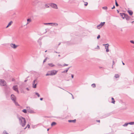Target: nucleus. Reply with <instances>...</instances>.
<instances>
[{
  "mask_svg": "<svg viewBox=\"0 0 134 134\" xmlns=\"http://www.w3.org/2000/svg\"><path fill=\"white\" fill-rule=\"evenodd\" d=\"M17 118L19 120L20 125L24 127L26 125V121L25 119L21 116H17Z\"/></svg>",
  "mask_w": 134,
  "mask_h": 134,
  "instance_id": "nucleus-1",
  "label": "nucleus"
},
{
  "mask_svg": "<svg viewBox=\"0 0 134 134\" xmlns=\"http://www.w3.org/2000/svg\"><path fill=\"white\" fill-rule=\"evenodd\" d=\"M6 82L3 79H1L0 81V85L3 86H6Z\"/></svg>",
  "mask_w": 134,
  "mask_h": 134,
  "instance_id": "nucleus-2",
  "label": "nucleus"
},
{
  "mask_svg": "<svg viewBox=\"0 0 134 134\" xmlns=\"http://www.w3.org/2000/svg\"><path fill=\"white\" fill-rule=\"evenodd\" d=\"M48 4L54 8L56 9H57L58 8L57 5L54 3H49Z\"/></svg>",
  "mask_w": 134,
  "mask_h": 134,
  "instance_id": "nucleus-3",
  "label": "nucleus"
},
{
  "mask_svg": "<svg viewBox=\"0 0 134 134\" xmlns=\"http://www.w3.org/2000/svg\"><path fill=\"white\" fill-rule=\"evenodd\" d=\"M44 24L45 25H51V26H53L54 25H55V26H57L58 25V24L56 23H44Z\"/></svg>",
  "mask_w": 134,
  "mask_h": 134,
  "instance_id": "nucleus-4",
  "label": "nucleus"
},
{
  "mask_svg": "<svg viewBox=\"0 0 134 134\" xmlns=\"http://www.w3.org/2000/svg\"><path fill=\"white\" fill-rule=\"evenodd\" d=\"M51 72V76H53L56 75L58 72V71L54 70L50 71Z\"/></svg>",
  "mask_w": 134,
  "mask_h": 134,
  "instance_id": "nucleus-5",
  "label": "nucleus"
},
{
  "mask_svg": "<svg viewBox=\"0 0 134 134\" xmlns=\"http://www.w3.org/2000/svg\"><path fill=\"white\" fill-rule=\"evenodd\" d=\"M11 99L13 102L15 101V100H16V97L13 94H12L11 95L10 97Z\"/></svg>",
  "mask_w": 134,
  "mask_h": 134,
  "instance_id": "nucleus-6",
  "label": "nucleus"
},
{
  "mask_svg": "<svg viewBox=\"0 0 134 134\" xmlns=\"http://www.w3.org/2000/svg\"><path fill=\"white\" fill-rule=\"evenodd\" d=\"M105 24V22H101L100 24L98 25L97 26V27L98 29H100Z\"/></svg>",
  "mask_w": 134,
  "mask_h": 134,
  "instance_id": "nucleus-7",
  "label": "nucleus"
},
{
  "mask_svg": "<svg viewBox=\"0 0 134 134\" xmlns=\"http://www.w3.org/2000/svg\"><path fill=\"white\" fill-rule=\"evenodd\" d=\"M17 87V85L14 86L12 88L15 91L17 92V93H19V91L18 89V88Z\"/></svg>",
  "mask_w": 134,
  "mask_h": 134,
  "instance_id": "nucleus-8",
  "label": "nucleus"
},
{
  "mask_svg": "<svg viewBox=\"0 0 134 134\" xmlns=\"http://www.w3.org/2000/svg\"><path fill=\"white\" fill-rule=\"evenodd\" d=\"M10 88L6 86L5 90V93L7 94L9 93L10 92Z\"/></svg>",
  "mask_w": 134,
  "mask_h": 134,
  "instance_id": "nucleus-9",
  "label": "nucleus"
},
{
  "mask_svg": "<svg viewBox=\"0 0 134 134\" xmlns=\"http://www.w3.org/2000/svg\"><path fill=\"white\" fill-rule=\"evenodd\" d=\"M10 46L14 49H16L18 47V46L13 43H11L10 44Z\"/></svg>",
  "mask_w": 134,
  "mask_h": 134,
  "instance_id": "nucleus-10",
  "label": "nucleus"
},
{
  "mask_svg": "<svg viewBox=\"0 0 134 134\" xmlns=\"http://www.w3.org/2000/svg\"><path fill=\"white\" fill-rule=\"evenodd\" d=\"M123 15H124V17L127 20H128L130 19V17L127 14H123Z\"/></svg>",
  "mask_w": 134,
  "mask_h": 134,
  "instance_id": "nucleus-11",
  "label": "nucleus"
},
{
  "mask_svg": "<svg viewBox=\"0 0 134 134\" xmlns=\"http://www.w3.org/2000/svg\"><path fill=\"white\" fill-rule=\"evenodd\" d=\"M38 1L37 0H35L32 3V4L33 5H35L36 3H38Z\"/></svg>",
  "mask_w": 134,
  "mask_h": 134,
  "instance_id": "nucleus-12",
  "label": "nucleus"
},
{
  "mask_svg": "<svg viewBox=\"0 0 134 134\" xmlns=\"http://www.w3.org/2000/svg\"><path fill=\"white\" fill-rule=\"evenodd\" d=\"M70 68V67H69L67 68H66L65 70L63 71H62V73H64L67 72H68V70Z\"/></svg>",
  "mask_w": 134,
  "mask_h": 134,
  "instance_id": "nucleus-13",
  "label": "nucleus"
},
{
  "mask_svg": "<svg viewBox=\"0 0 134 134\" xmlns=\"http://www.w3.org/2000/svg\"><path fill=\"white\" fill-rule=\"evenodd\" d=\"M13 23V21H11L8 24L7 26L6 27V28H7L9 26H10L11 25L12 23Z\"/></svg>",
  "mask_w": 134,
  "mask_h": 134,
  "instance_id": "nucleus-14",
  "label": "nucleus"
},
{
  "mask_svg": "<svg viewBox=\"0 0 134 134\" xmlns=\"http://www.w3.org/2000/svg\"><path fill=\"white\" fill-rule=\"evenodd\" d=\"M128 12L130 14V15H132L133 14V12L131 10H128Z\"/></svg>",
  "mask_w": 134,
  "mask_h": 134,
  "instance_id": "nucleus-15",
  "label": "nucleus"
},
{
  "mask_svg": "<svg viewBox=\"0 0 134 134\" xmlns=\"http://www.w3.org/2000/svg\"><path fill=\"white\" fill-rule=\"evenodd\" d=\"M41 39H40V38L39 39L38 41V42L40 46H41L42 45V43L41 42Z\"/></svg>",
  "mask_w": 134,
  "mask_h": 134,
  "instance_id": "nucleus-16",
  "label": "nucleus"
},
{
  "mask_svg": "<svg viewBox=\"0 0 134 134\" xmlns=\"http://www.w3.org/2000/svg\"><path fill=\"white\" fill-rule=\"evenodd\" d=\"M76 120L74 119V120H68V121L69 122H76Z\"/></svg>",
  "mask_w": 134,
  "mask_h": 134,
  "instance_id": "nucleus-17",
  "label": "nucleus"
},
{
  "mask_svg": "<svg viewBox=\"0 0 134 134\" xmlns=\"http://www.w3.org/2000/svg\"><path fill=\"white\" fill-rule=\"evenodd\" d=\"M108 46H108V45H107V46H105V49H106V51L107 52H108L109 51Z\"/></svg>",
  "mask_w": 134,
  "mask_h": 134,
  "instance_id": "nucleus-18",
  "label": "nucleus"
},
{
  "mask_svg": "<svg viewBox=\"0 0 134 134\" xmlns=\"http://www.w3.org/2000/svg\"><path fill=\"white\" fill-rule=\"evenodd\" d=\"M48 65L50 66L51 67H52L55 66V65L53 64V63H48Z\"/></svg>",
  "mask_w": 134,
  "mask_h": 134,
  "instance_id": "nucleus-19",
  "label": "nucleus"
},
{
  "mask_svg": "<svg viewBox=\"0 0 134 134\" xmlns=\"http://www.w3.org/2000/svg\"><path fill=\"white\" fill-rule=\"evenodd\" d=\"M120 16H121L123 19H124L125 18V17H124V15H123V14H125L124 13H120Z\"/></svg>",
  "mask_w": 134,
  "mask_h": 134,
  "instance_id": "nucleus-20",
  "label": "nucleus"
},
{
  "mask_svg": "<svg viewBox=\"0 0 134 134\" xmlns=\"http://www.w3.org/2000/svg\"><path fill=\"white\" fill-rule=\"evenodd\" d=\"M13 102L15 104L16 106H18L19 105L18 103L16 101V100H15V101H14Z\"/></svg>",
  "mask_w": 134,
  "mask_h": 134,
  "instance_id": "nucleus-21",
  "label": "nucleus"
},
{
  "mask_svg": "<svg viewBox=\"0 0 134 134\" xmlns=\"http://www.w3.org/2000/svg\"><path fill=\"white\" fill-rule=\"evenodd\" d=\"M27 20V23L26 24V25L28 24H29V23H30V22H31V20L30 19H28Z\"/></svg>",
  "mask_w": 134,
  "mask_h": 134,
  "instance_id": "nucleus-22",
  "label": "nucleus"
},
{
  "mask_svg": "<svg viewBox=\"0 0 134 134\" xmlns=\"http://www.w3.org/2000/svg\"><path fill=\"white\" fill-rule=\"evenodd\" d=\"M111 99L112 100V101L111 102V103H113V104H114L115 101L114 100V99L113 97H112Z\"/></svg>",
  "mask_w": 134,
  "mask_h": 134,
  "instance_id": "nucleus-23",
  "label": "nucleus"
},
{
  "mask_svg": "<svg viewBox=\"0 0 134 134\" xmlns=\"http://www.w3.org/2000/svg\"><path fill=\"white\" fill-rule=\"evenodd\" d=\"M56 124V122H53L52 123V124H51V125L52 126H53L55 125Z\"/></svg>",
  "mask_w": 134,
  "mask_h": 134,
  "instance_id": "nucleus-24",
  "label": "nucleus"
},
{
  "mask_svg": "<svg viewBox=\"0 0 134 134\" xmlns=\"http://www.w3.org/2000/svg\"><path fill=\"white\" fill-rule=\"evenodd\" d=\"M37 83H36V84H33V87L34 88H36V86L37 85Z\"/></svg>",
  "mask_w": 134,
  "mask_h": 134,
  "instance_id": "nucleus-25",
  "label": "nucleus"
},
{
  "mask_svg": "<svg viewBox=\"0 0 134 134\" xmlns=\"http://www.w3.org/2000/svg\"><path fill=\"white\" fill-rule=\"evenodd\" d=\"M128 124H129V123H125V124L123 125L124 126H126Z\"/></svg>",
  "mask_w": 134,
  "mask_h": 134,
  "instance_id": "nucleus-26",
  "label": "nucleus"
},
{
  "mask_svg": "<svg viewBox=\"0 0 134 134\" xmlns=\"http://www.w3.org/2000/svg\"><path fill=\"white\" fill-rule=\"evenodd\" d=\"M22 111L25 113H27V110L26 109H24L22 110Z\"/></svg>",
  "mask_w": 134,
  "mask_h": 134,
  "instance_id": "nucleus-27",
  "label": "nucleus"
},
{
  "mask_svg": "<svg viewBox=\"0 0 134 134\" xmlns=\"http://www.w3.org/2000/svg\"><path fill=\"white\" fill-rule=\"evenodd\" d=\"M92 86L93 88H95L96 87V85L95 84L93 83L91 85Z\"/></svg>",
  "mask_w": 134,
  "mask_h": 134,
  "instance_id": "nucleus-28",
  "label": "nucleus"
},
{
  "mask_svg": "<svg viewBox=\"0 0 134 134\" xmlns=\"http://www.w3.org/2000/svg\"><path fill=\"white\" fill-rule=\"evenodd\" d=\"M2 134H9L5 130L3 132Z\"/></svg>",
  "mask_w": 134,
  "mask_h": 134,
  "instance_id": "nucleus-29",
  "label": "nucleus"
},
{
  "mask_svg": "<svg viewBox=\"0 0 134 134\" xmlns=\"http://www.w3.org/2000/svg\"><path fill=\"white\" fill-rule=\"evenodd\" d=\"M129 124L130 125H132L134 124V122H129Z\"/></svg>",
  "mask_w": 134,
  "mask_h": 134,
  "instance_id": "nucleus-30",
  "label": "nucleus"
},
{
  "mask_svg": "<svg viewBox=\"0 0 134 134\" xmlns=\"http://www.w3.org/2000/svg\"><path fill=\"white\" fill-rule=\"evenodd\" d=\"M35 94L38 97H40V95L37 92L35 93Z\"/></svg>",
  "mask_w": 134,
  "mask_h": 134,
  "instance_id": "nucleus-31",
  "label": "nucleus"
},
{
  "mask_svg": "<svg viewBox=\"0 0 134 134\" xmlns=\"http://www.w3.org/2000/svg\"><path fill=\"white\" fill-rule=\"evenodd\" d=\"M119 75L118 74H116L115 75V77L116 78H118L119 77Z\"/></svg>",
  "mask_w": 134,
  "mask_h": 134,
  "instance_id": "nucleus-32",
  "label": "nucleus"
},
{
  "mask_svg": "<svg viewBox=\"0 0 134 134\" xmlns=\"http://www.w3.org/2000/svg\"><path fill=\"white\" fill-rule=\"evenodd\" d=\"M108 8L107 7L105 6L103 7H102V9H107Z\"/></svg>",
  "mask_w": 134,
  "mask_h": 134,
  "instance_id": "nucleus-33",
  "label": "nucleus"
},
{
  "mask_svg": "<svg viewBox=\"0 0 134 134\" xmlns=\"http://www.w3.org/2000/svg\"><path fill=\"white\" fill-rule=\"evenodd\" d=\"M37 81V79H36L33 82V83H32V84H35V82H36Z\"/></svg>",
  "mask_w": 134,
  "mask_h": 134,
  "instance_id": "nucleus-34",
  "label": "nucleus"
},
{
  "mask_svg": "<svg viewBox=\"0 0 134 134\" xmlns=\"http://www.w3.org/2000/svg\"><path fill=\"white\" fill-rule=\"evenodd\" d=\"M115 5L116 7H118L119 6V4L117 3V2L116 1L115 2Z\"/></svg>",
  "mask_w": 134,
  "mask_h": 134,
  "instance_id": "nucleus-35",
  "label": "nucleus"
},
{
  "mask_svg": "<svg viewBox=\"0 0 134 134\" xmlns=\"http://www.w3.org/2000/svg\"><path fill=\"white\" fill-rule=\"evenodd\" d=\"M27 127H28V128H29L30 127V125L29 124H28L27 125L26 127L25 128V129Z\"/></svg>",
  "mask_w": 134,
  "mask_h": 134,
  "instance_id": "nucleus-36",
  "label": "nucleus"
},
{
  "mask_svg": "<svg viewBox=\"0 0 134 134\" xmlns=\"http://www.w3.org/2000/svg\"><path fill=\"white\" fill-rule=\"evenodd\" d=\"M130 42L131 43L134 44V41L133 40H131L130 41Z\"/></svg>",
  "mask_w": 134,
  "mask_h": 134,
  "instance_id": "nucleus-37",
  "label": "nucleus"
},
{
  "mask_svg": "<svg viewBox=\"0 0 134 134\" xmlns=\"http://www.w3.org/2000/svg\"><path fill=\"white\" fill-rule=\"evenodd\" d=\"M100 35H98L97 37V39H99L100 38Z\"/></svg>",
  "mask_w": 134,
  "mask_h": 134,
  "instance_id": "nucleus-38",
  "label": "nucleus"
},
{
  "mask_svg": "<svg viewBox=\"0 0 134 134\" xmlns=\"http://www.w3.org/2000/svg\"><path fill=\"white\" fill-rule=\"evenodd\" d=\"M103 45V46H106V45H108V46H109V44L108 43H107V44H104Z\"/></svg>",
  "mask_w": 134,
  "mask_h": 134,
  "instance_id": "nucleus-39",
  "label": "nucleus"
},
{
  "mask_svg": "<svg viewBox=\"0 0 134 134\" xmlns=\"http://www.w3.org/2000/svg\"><path fill=\"white\" fill-rule=\"evenodd\" d=\"M47 58H45L44 60H43V63L45 62L46 61Z\"/></svg>",
  "mask_w": 134,
  "mask_h": 134,
  "instance_id": "nucleus-40",
  "label": "nucleus"
},
{
  "mask_svg": "<svg viewBox=\"0 0 134 134\" xmlns=\"http://www.w3.org/2000/svg\"><path fill=\"white\" fill-rule=\"evenodd\" d=\"M46 76H51L50 74H49V73H48V72H47V73L46 74Z\"/></svg>",
  "mask_w": 134,
  "mask_h": 134,
  "instance_id": "nucleus-41",
  "label": "nucleus"
},
{
  "mask_svg": "<svg viewBox=\"0 0 134 134\" xmlns=\"http://www.w3.org/2000/svg\"><path fill=\"white\" fill-rule=\"evenodd\" d=\"M68 93H70L71 95V96H72V98L73 99H74V96H73V95H72V94L70 93L69 92H68Z\"/></svg>",
  "mask_w": 134,
  "mask_h": 134,
  "instance_id": "nucleus-42",
  "label": "nucleus"
},
{
  "mask_svg": "<svg viewBox=\"0 0 134 134\" xmlns=\"http://www.w3.org/2000/svg\"><path fill=\"white\" fill-rule=\"evenodd\" d=\"M45 6L47 8L49 7V6H48L47 4H46L45 5Z\"/></svg>",
  "mask_w": 134,
  "mask_h": 134,
  "instance_id": "nucleus-43",
  "label": "nucleus"
},
{
  "mask_svg": "<svg viewBox=\"0 0 134 134\" xmlns=\"http://www.w3.org/2000/svg\"><path fill=\"white\" fill-rule=\"evenodd\" d=\"M68 65V64H64L63 65V66H67Z\"/></svg>",
  "mask_w": 134,
  "mask_h": 134,
  "instance_id": "nucleus-44",
  "label": "nucleus"
},
{
  "mask_svg": "<svg viewBox=\"0 0 134 134\" xmlns=\"http://www.w3.org/2000/svg\"><path fill=\"white\" fill-rule=\"evenodd\" d=\"M88 4V3L87 2H86L84 4V5L85 6H87Z\"/></svg>",
  "mask_w": 134,
  "mask_h": 134,
  "instance_id": "nucleus-45",
  "label": "nucleus"
},
{
  "mask_svg": "<svg viewBox=\"0 0 134 134\" xmlns=\"http://www.w3.org/2000/svg\"><path fill=\"white\" fill-rule=\"evenodd\" d=\"M57 65L58 66H61L62 65L60 64H59V63H58V64H57Z\"/></svg>",
  "mask_w": 134,
  "mask_h": 134,
  "instance_id": "nucleus-46",
  "label": "nucleus"
},
{
  "mask_svg": "<svg viewBox=\"0 0 134 134\" xmlns=\"http://www.w3.org/2000/svg\"><path fill=\"white\" fill-rule=\"evenodd\" d=\"M115 64V62L114 60H113V65Z\"/></svg>",
  "mask_w": 134,
  "mask_h": 134,
  "instance_id": "nucleus-47",
  "label": "nucleus"
},
{
  "mask_svg": "<svg viewBox=\"0 0 134 134\" xmlns=\"http://www.w3.org/2000/svg\"><path fill=\"white\" fill-rule=\"evenodd\" d=\"M71 77L72 78H74V75H73V74H71Z\"/></svg>",
  "mask_w": 134,
  "mask_h": 134,
  "instance_id": "nucleus-48",
  "label": "nucleus"
},
{
  "mask_svg": "<svg viewBox=\"0 0 134 134\" xmlns=\"http://www.w3.org/2000/svg\"><path fill=\"white\" fill-rule=\"evenodd\" d=\"M115 8V6H114V5H113V7H112V8H111V9H114V8Z\"/></svg>",
  "mask_w": 134,
  "mask_h": 134,
  "instance_id": "nucleus-49",
  "label": "nucleus"
},
{
  "mask_svg": "<svg viewBox=\"0 0 134 134\" xmlns=\"http://www.w3.org/2000/svg\"><path fill=\"white\" fill-rule=\"evenodd\" d=\"M54 52L55 53H60V52H57L55 51H54Z\"/></svg>",
  "mask_w": 134,
  "mask_h": 134,
  "instance_id": "nucleus-50",
  "label": "nucleus"
},
{
  "mask_svg": "<svg viewBox=\"0 0 134 134\" xmlns=\"http://www.w3.org/2000/svg\"><path fill=\"white\" fill-rule=\"evenodd\" d=\"M97 48L98 49H99V48H100L98 46H97Z\"/></svg>",
  "mask_w": 134,
  "mask_h": 134,
  "instance_id": "nucleus-51",
  "label": "nucleus"
},
{
  "mask_svg": "<svg viewBox=\"0 0 134 134\" xmlns=\"http://www.w3.org/2000/svg\"><path fill=\"white\" fill-rule=\"evenodd\" d=\"M48 73H49V74H51V72L50 71H48Z\"/></svg>",
  "mask_w": 134,
  "mask_h": 134,
  "instance_id": "nucleus-52",
  "label": "nucleus"
},
{
  "mask_svg": "<svg viewBox=\"0 0 134 134\" xmlns=\"http://www.w3.org/2000/svg\"><path fill=\"white\" fill-rule=\"evenodd\" d=\"M96 121H97V122H100V120H96Z\"/></svg>",
  "mask_w": 134,
  "mask_h": 134,
  "instance_id": "nucleus-53",
  "label": "nucleus"
},
{
  "mask_svg": "<svg viewBox=\"0 0 134 134\" xmlns=\"http://www.w3.org/2000/svg\"><path fill=\"white\" fill-rule=\"evenodd\" d=\"M40 99L41 100H42L43 99V98H40Z\"/></svg>",
  "mask_w": 134,
  "mask_h": 134,
  "instance_id": "nucleus-54",
  "label": "nucleus"
},
{
  "mask_svg": "<svg viewBox=\"0 0 134 134\" xmlns=\"http://www.w3.org/2000/svg\"><path fill=\"white\" fill-rule=\"evenodd\" d=\"M26 89L27 90V91H29V88H26Z\"/></svg>",
  "mask_w": 134,
  "mask_h": 134,
  "instance_id": "nucleus-55",
  "label": "nucleus"
},
{
  "mask_svg": "<svg viewBox=\"0 0 134 134\" xmlns=\"http://www.w3.org/2000/svg\"><path fill=\"white\" fill-rule=\"evenodd\" d=\"M122 64L123 65H125V63H123L122 61Z\"/></svg>",
  "mask_w": 134,
  "mask_h": 134,
  "instance_id": "nucleus-56",
  "label": "nucleus"
},
{
  "mask_svg": "<svg viewBox=\"0 0 134 134\" xmlns=\"http://www.w3.org/2000/svg\"><path fill=\"white\" fill-rule=\"evenodd\" d=\"M117 11L118 13H119V11L118 10H117Z\"/></svg>",
  "mask_w": 134,
  "mask_h": 134,
  "instance_id": "nucleus-57",
  "label": "nucleus"
},
{
  "mask_svg": "<svg viewBox=\"0 0 134 134\" xmlns=\"http://www.w3.org/2000/svg\"><path fill=\"white\" fill-rule=\"evenodd\" d=\"M102 68V67H100V66L99 67V68L100 69L101 68Z\"/></svg>",
  "mask_w": 134,
  "mask_h": 134,
  "instance_id": "nucleus-58",
  "label": "nucleus"
},
{
  "mask_svg": "<svg viewBox=\"0 0 134 134\" xmlns=\"http://www.w3.org/2000/svg\"><path fill=\"white\" fill-rule=\"evenodd\" d=\"M61 44V43H60L59 44H58V46H59Z\"/></svg>",
  "mask_w": 134,
  "mask_h": 134,
  "instance_id": "nucleus-59",
  "label": "nucleus"
},
{
  "mask_svg": "<svg viewBox=\"0 0 134 134\" xmlns=\"http://www.w3.org/2000/svg\"><path fill=\"white\" fill-rule=\"evenodd\" d=\"M49 130V129H47V131H48Z\"/></svg>",
  "mask_w": 134,
  "mask_h": 134,
  "instance_id": "nucleus-60",
  "label": "nucleus"
},
{
  "mask_svg": "<svg viewBox=\"0 0 134 134\" xmlns=\"http://www.w3.org/2000/svg\"><path fill=\"white\" fill-rule=\"evenodd\" d=\"M60 54H59L58 55V56L59 57H60Z\"/></svg>",
  "mask_w": 134,
  "mask_h": 134,
  "instance_id": "nucleus-61",
  "label": "nucleus"
},
{
  "mask_svg": "<svg viewBox=\"0 0 134 134\" xmlns=\"http://www.w3.org/2000/svg\"><path fill=\"white\" fill-rule=\"evenodd\" d=\"M27 81V80H25L24 81V82H26V81Z\"/></svg>",
  "mask_w": 134,
  "mask_h": 134,
  "instance_id": "nucleus-62",
  "label": "nucleus"
},
{
  "mask_svg": "<svg viewBox=\"0 0 134 134\" xmlns=\"http://www.w3.org/2000/svg\"><path fill=\"white\" fill-rule=\"evenodd\" d=\"M47 50H46L45 51V52H47Z\"/></svg>",
  "mask_w": 134,
  "mask_h": 134,
  "instance_id": "nucleus-63",
  "label": "nucleus"
},
{
  "mask_svg": "<svg viewBox=\"0 0 134 134\" xmlns=\"http://www.w3.org/2000/svg\"><path fill=\"white\" fill-rule=\"evenodd\" d=\"M14 79H13L12 80V81H14Z\"/></svg>",
  "mask_w": 134,
  "mask_h": 134,
  "instance_id": "nucleus-64",
  "label": "nucleus"
}]
</instances>
